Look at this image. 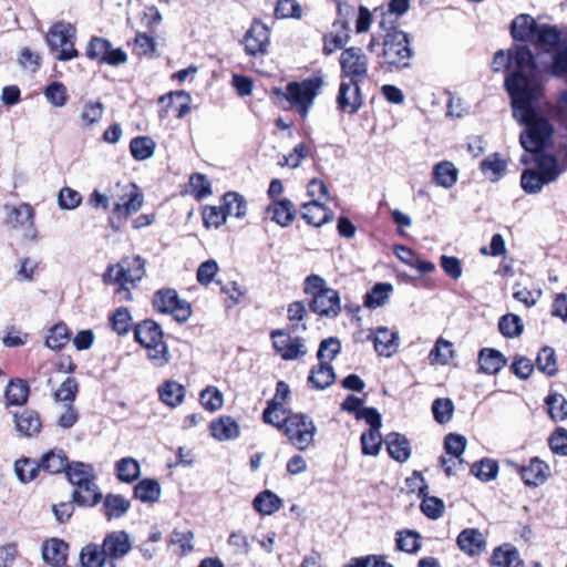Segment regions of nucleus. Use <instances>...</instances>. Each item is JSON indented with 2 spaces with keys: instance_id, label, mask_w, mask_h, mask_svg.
<instances>
[{
  "instance_id": "nucleus-61",
  "label": "nucleus",
  "mask_w": 567,
  "mask_h": 567,
  "mask_svg": "<svg viewBox=\"0 0 567 567\" xmlns=\"http://www.w3.org/2000/svg\"><path fill=\"white\" fill-rule=\"evenodd\" d=\"M112 329L118 336L128 333L132 326L131 312L127 308H118L110 319Z\"/></svg>"
},
{
  "instance_id": "nucleus-53",
  "label": "nucleus",
  "mask_w": 567,
  "mask_h": 567,
  "mask_svg": "<svg viewBox=\"0 0 567 567\" xmlns=\"http://www.w3.org/2000/svg\"><path fill=\"white\" fill-rule=\"evenodd\" d=\"M471 473L478 480L488 482L496 478L498 473V464L494 460L483 458L472 465Z\"/></svg>"
},
{
  "instance_id": "nucleus-12",
  "label": "nucleus",
  "mask_w": 567,
  "mask_h": 567,
  "mask_svg": "<svg viewBox=\"0 0 567 567\" xmlns=\"http://www.w3.org/2000/svg\"><path fill=\"white\" fill-rule=\"evenodd\" d=\"M270 337L274 349L284 360H297L307 354V347L302 338H292L289 330H272Z\"/></svg>"
},
{
  "instance_id": "nucleus-1",
  "label": "nucleus",
  "mask_w": 567,
  "mask_h": 567,
  "mask_svg": "<svg viewBox=\"0 0 567 567\" xmlns=\"http://www.w3.org/2000/svg\"><path fill=\"white\" fill-rule=\"evenodd\" d=\"M514 66L505 78V87L512 100L513 116L525 125L519 143L527 151H536L554 132L550 122L536 113L535 106L542 95V81L530 49L515 45L507 53L503 50L494 54L492 69L502 72Z\"/></svg>"
},
{
  "instance_id": "nucleus-62",
  "label": "nucleus",
  "mask_w": 567,
  "mask_h": 567,
  "mask_svg": "<svg viewBox=\"0 0 567 567\" xmlns=\"http://www.w3.org/2000/svg\"><path fill=\"white\" fill-rule=\"evenodd\" d=\"M454 405L452 400L439 398L432 404V413L436 422L440 424L447 423L453 415Z\"/></svg>"
},
{
  "instance_id": "nucleus-9",
  "label": "nucleus",
  "mask_w": 567,
  "mask_h": 567,
  "mask_svg": "<svg viewBox=\"0 0 567 567\" xmlns=\"http://www.w3.org/2000/svg\"><path fill=\"white\" fill-rule=\"evenodd\" d=\"M154 308L162 313H169L178 322H185L192 316V306L187 300L181 299L175 289H162L153 297Z\"/></svg>"
},
{
  "instance_id": "nucleus-37",
  "label": "nucleus",
  "mask_w": 567,
  "mask_h": 567,
  "mask_svg": "<svg viewBox=\"0 0 567 567\" xmlns=\"http://www.w3.org/2000/svg\"><path fill=\"white\" fill-rule=\"evenodd\" d=\"M130 507L131 502L122 495L107 494L103 503L104 515L109 520L122 517Z\"/></svg>"
},
{
  "instance_id": "nucleus-52",
  "label": "nucleus",
  "mask_w": 567,
  "mask_h": 567,
  "mask_svg": "<svg viewBox=\"0 0 567 567\" xmlns=\"http://www.w3.org/2000/svg\"><path fill=\"white\" fill-rule=\"evenodd\" d=\"M452 342L439 338L435 342L434 348L429 353L430 363L444 365L449 363L450 359L453 357Z\"/></svg>"
},
{
  "instance_id": "nucleus-26",
  "label": "nucleus",
  "mask_w": 567,
  "mask_h": 567,
  "mask_svg": "<svg viewBox=\"0 0 567 567\" xmlns=\"http://www.w3.org/2000/svg\"><path fill=\"white\" fill-rule=\"evenodd\" d=\"M538 25L539 24L536 23L533 17L528 14H520L512 22V37L518 41H533Z\"/></svg>"
},
{
  "instance_id": "nucleus-59",
  "label": "nucleus",
  "mask_w": 567,
  "mask_h": 567,
  "mask_svg": "<svg viewBox=\"0 0 567 567\" xmlns=\"http://www.w3.org/2000/svg\"><path fill=\"white\" fill-rule=\"evenodd\" d=\"M341 351V342L336 337H330L320 342L317 357L319 361L330 363Z\"/></svg>"
},
{
  "instance_id": "nucleus-3",
  "label": "nucleus",
  "mask_w": 567,
  "mask_h": 567,
  "mask_svg": "<svg viewBox=\"0 0 567 567\" xmlns=\"http://www.w3.org/2000/svg\"><path fill=\"white\" fill-rule=\"evenodd\" d=\"M163 336L162 327L151 319L143 320L134 329L135 341L146 349L147 359L157 368L166 365L171 360V353Z\"/></svg>"
},
{
  "instance_id": "nucleus-24",
  "label": "nucleus",
  "mask_w": 567,
  "mask_h": 567,
  "mask_svg": "<svg viewBox=\"0 0 567 567\" xmlns=\"http://www.w3.org/2000/svg\"><path fill=\"white\" fill-rule=\"evenodd\" d=\"M301 217L309 224L316 227H320L326 223H329L333 215L331 210L326 208L317 199L306 203L301 206Z\"/></svg>"
},
{
  "instance_id": "nucleus-40",
  "label": "nucleus",
  "mask_w": 567,
  "mask_h": 567,
  "mask_svg": "<svg viewBox=\"0 0 567 567\" xmlns=\"http://www.w3.org/2000/svg\"><path fill=\"white\" fill-rule=\"evenodd\" d=\"M537 369L547 377H555L558 372V360L551 347H543L536 357Z\"/></svg>"
},
{
  "instance_id": "nucleus-21",
  "label": "nucleus",
  "mask_w": 567,
  "mask_h": 567,
  "mask_svg": "<svg viewBox=\"0 0 567 567\" xmlns=\"http://www.w3.org/2000/svg\"><path fill=\"white\" fill-rule=\"evenodd\" d=\"M81 567H116L104 554L102 546L90 543L80 551Z\"/></svg>"
},
{
  "instance_id": "nucleus-2",
  "label": "nucleus",
  "mask_w": 567,
  "mask_h": 567,
  "mask_svg": "<svg viewBox=\"0 0 567 567\" xmlns=\"http://www.w3.org/2000/svg\"><path fill=\"white\" fill-rule=\"evenodd\" d=\"M145 276V260L141 256L123 257L117 264L109 265L104 275V284H116V292L122 300H132L131 288Z\"/></svg>"
},
{
  "instance_id": "nucleus-8",
  "label": "nucleus",
  "mask_w": 567,
  "mask_h": 567,
  "mask_svg": "<svg viewBox=\"0 0 567 567\" xmlns=\"http://www.w3.org/2000/svg\"><path fill=\"white\" fill-rule=\"evenodd\" d=\"M75 30L70 23L58 22L52 25L47 34V43L53 51H59L60 61H69L78 56L74 48Z\"/></svg>"
},
{
  "instance_id": "nucleus-18",
  "label": "nucleus",
  "mask_w": 567,
  "mask_h": 567,
  "mask_svg": "<svg viewBox=\"0 0 567 567\" xmlns=\"http://www.w3.org/2000/svg\"><path fill=\"white\" fill-rule=\"evenodd\" d=\"M338 107L346 113L354 114L362 105L359 83L341 82L337 96Z\"/></svg>"
},
{
  "instance_id": "nucleus-15",
  "label": "nucleus",
  "mask_w": 567,
  "mask_h": 567,
  "mask_svg": "<svg viewBox=\"0 0 567 567\" xmlns=\"http://www.w3.org/2000/svg\"><path fill=\"white\" fill-rule=\"evenodd\" d=\"M102 548L107 558L116 564V560L125 557L132 549V540L125 530H114L104 537Z\"/></svg>"
},
{
  "instance_id": "nucleus-38",
  "label": "nucleus",
  "mask_w": 567,
  "mask_h": 567,
  "mask_svg": "<svg viewBox=\"0 0 567 567\" xmlns=\"http://www.w3.org/2000/svg\"><path fill=\"white\" fill-rule=\"evenodd\" d=\"M393 290V286L389 282H378L364 296V306L370 309H375L384 306Z\"/></svg>"
},
{
  "instance_id": "nucleus-10",
  "label": "nucleus",
  "mask_w": 567,
  "mask_h": 567,
  "mask_svg": "<svg viewBox=\"0 0 567 567\" xmlns=\"http://www.w3.org/2000/svg\"><path fill=\"white\" fill-rule=\"evenodd\" d=\"M341 74L349 82L360 83L368 78L369 59L361 48L350 47L344 49L339 59Z\"/></svg>"
},
{
  "instance_id": "nucleus-50",
  "label": "nucleus",
  "mask_w": 567,
  "mask_h": 567,
  "mask_svg": "<svg viewBox=\"0 0 567 567\" xmlns=\"http://www.w3.org/2000/svg\"><path fill=\"white\" fill-rule=\"evenodd\" d=\"M116 472L120 481L132 483L141 474L140 463L133 457H123L116 463Z\"/></svg>"
},
{
  "instance_id": "nucleus-5",
  "label": "nucleus",
  "mask_w": 567,
  "mask_h": 567,
  "mask_svg": "<svg viewBox=\"0 0 567 567\" xmlns=\"http://www.w3.org/2000/svg\"><path fill=\"white\" fill-rule=\"evenodd\" d=\"M288 436L291 444L299 451H306L315 441L317 426L313 421L306 414L296 413L287 415L284 419L281 427Z\"/></svg>"
},
{
  "instance_id": "nucleus-30",
  "label": "nucleus",
  "mask_w": 567,
  "mask_h": 567,
  "mask_svg": "<svg viewBox=\"0 0 567 567\" xmlns=\"http://www.w3.org/2000/svg\"><path fill=\"white\" fill-rule=\"evenodd\" d=\"M68 544L61 539L52 538L42 546V557L47 563L59 566L66 560Z\"/></svg>"
},
{
  "instance_id": "nucleus-4",
  "label": "nucleus",
  "mask_w": 567,
  "mask_h": 567,
  "mask_svg": "<svg viewBox=\"0 0 567 567\" xmlns=\"http://www.w3.org/2000/svg\"><path fill=\"white\" fill-rule=\"evenodd\" d=\"M69 482L78 486L72 498L82 506H94L102 499V493L95 484V473L92 465L83 462L70 463L66 473Z\"/></svg>"
},
{
  "instance_id": "nucleus-55",
  "label": "nucleus",
  "mask_w": 567,
  "mask_h": 567,
  "mask_svg": "<svg viewBox=\"0 0 567 567\" xmlns=\"http://www.w3.org/2000/svg\"><path fill=\"white\" fill-rule=\"evenodd\" d=\"M396 548L409 554L416 553L421 548L419 533L414 530H402L396 533Z\"/></svg>"
},
{
  "instance_id": "nucleus-25",
  "label": "nucleus",
  "mask_w": 567,
  "mask_h": 567,
  "mask_svg": "<svg viewBox=\"0 0 567 567\" xmlns=\"http://www.w3.org/2000/svg\"><path fill=\"white\" fill-rule=\"evenodd\" d=\"M374 349L380 355L391 357L399 347V337L396 332L385 327H380L373 337Z\"/></svg>"
},
{
  "instance_id": "nucleus-60",
  "label": "nucleus",
  "mask_w": 567,
  "mask_h": 567,
  "mask_svg": "<svg viewBox=\"0 0 567 567\" xmlns=\"http://www.w3.org/2000/svg\"><path fill=\"white\" fill-rule=\"evenodd\" d=\"M200 403L206 410L215 412L223 406V393L215 386H207L200 392Z\"/></svg>"
},
{
  "instance_id": "nucleus-57",
  "label": "nucleus",
  "mask_w": 567,
  "mask_h": 567,
  "mask_svg": "<svg viewBox=\"0 0 567 567\" xmlns=\"http://www.w3.org/2000/svg\"><path fill=\"white\" fill-rule=\"evenodd\" d=\"M44 97L54 107H62L68 102V91L63 83L52 82L44 90Z\"/></svg>"
},
{
  "instance_id": "nucleus-63",
  "label": "nucleus",
  "mask_w": 567,
  "mask_h": 567,
  "mask_svg": "<svg viewBox=\"0 0 567 567\" xmlns=\"http://www.w3.org/2000/svg\"><path fill=\"white\" fill-rule=\"evenodd\" d=\"M444 446L447 454L458 460L460 464L463 462L461 456L466 447L465 436L461 434L450 433L444 439Z\"/></svg>"
},
{
  "instance_id": "nucleus-27",
  "label": "nucleus",
  "mask_w": 567,
  "mask_h": 567,
  "mask_svg": "<svg viewBox=\"0 0 567 567\" xmlns=\"http://www.w3.org/2000/svg\"><path fill=\"white\" fill-rule=\"evenodd\" d=\"M491 564L496 567H520L522 560L516 547L503 544L493 550Z\"/></svg>"
},
{
  "instance_id": "nucleus-49",
  "label": "nucleus",
  "mask_w": 567,
  "mask_h": 567,
  "mask_svg": "<svg viewBox=\"0 0 567 567\" xmlns=\"http://www.w3.org/2000/svg\"><path fill=\"white\" fill-rule=\"evenodd\" d=\"M143 205V196L140 193H130V198L121 204L117 203L112 212V218L126 219L130 215L138 212Z\"/></svg>"
},
{
  "instance_id": "nucleus-17",
  "label": "nucleus",
  "mask_w": 567,
  "mask_h": 567,
  "mask_svg": "<svg viewBox=\"0 0 567 567\" xmlns=\"http://www.w3.org/2000/svg\"><path fill=\"white\" fill-rule=\"evenodd\" d=\"M518 470L525 485L533 487L544 484L550 475L549 465L538 457L530 458L527 465Z\"/></svg>"
},
{
  "instance_id": "nucleus-7",
  "label": "nucleus",
  "mask_w": 567,
  "mask_h": 567,
  "mask_svg": "<svg viewBox=\"0 0 567 567\" xmlns=\"http://www.w3.org/2000/svg\"><path fill=\"white\" fill-rule=\"evenodd\" d=\"M382 55L390 66H409L412 50L408 34L401 30L389 31L384 35Z\"/></svg>"
},
{
  "instance_id": "nucleus-58",
  "label": "nucleus",
  "mask_w": 567,
  "mask_h": 567,
  "mask_svg": "<svg viewBox=\"0 0 567 567\" xmlns=\"http://www.w3.org/2000/svg\"><path fill=\"white\" fill-rule=\"evenodd\" d=\"M175 100L179 101V104L176 107V115L179 118L184 117L190 111V95L184 91H176L159 97V102H167V106H172L175 103Z\"/></svg>"
},
{
  "instance_id": "nucleus-31",
  "label": "nucleus",
  "mask_w": 567,
  "mask_h": 567,
  "mask_svg": "<svg viewBox=\"0 0 567 567\" xmlns=\"http://www.w3.org/2000/svg\"><path fill=\"white\" fill-rule=\"evenodd\" d=\"M386 450L392 458L398 462H405L411 455L408 439L399 433H390L385 437Z\"/></svg>"
},
{
  "instance_id": "nucleus-14",
  "label": "nucleus",
  "mask_w": 567,
  "mask_h": 567,
  "mask_svg": "<svg viewBox=\"0 0 567 567\" xmlns=\"http://www.w3.org/2000/svg\"><path fill=\"white\" fill-rule=\"evenodd\" d=\"M270 40V31L266 24L255 20L245 34V50L249 55H262L267 52Z\"/></svg>"
},
{
  "instance_id": "nucleus-36",
  "label": "nucleus",
  "mask_w": 567,
  "mask_h": 567,
  "mask_svg": "<svg viewBox=\"0 0 567 567\" xmlns=\"http://www.w3.org/2000/svg\"><path fill=\"white\" fill-rule=\"evenodd\" d=\"M507 163L498 153L487 156L481 163V171L491 182L499 181L506 172Z\"/></svg>"
},
{
  "instance_id": "nucleus-47",
  "label": "nucleus",
  "mask_w": 567,
  "mask_h": 567,
  "mask_svg": "<svg viewBox=\"0 0 567 567\" xmlns=\"http://www.w3.org/2000/svg\"><path fill=\"white\" fill-rule=\"evenodd\" d=\"M155 142L148 136L134 137L130 143L132 156L137 161H145L153 156Z\"/></svg>"
},
{
  "instance_id": "nucleus-34",
  "label": "nucleus",
  "mask_w": 567,
  "mask_h": 567,
  "mask_svg": "<svg viewBox=\"0 0 567 567\" xmlns=\"http://www.w3.org/2000/svg\"><path fill=\"white\" fill-rule=\"evenodd\" d=\"M336 380V373L330 363L320 361L317 368H313L308 378V382L318 390L330 386Z\"/></svg>"
},
{
  "instance_id": "nucleus-54",
  "label": "nucleus",
  "mask_w": 567,
  "mask_h": 567,
  "mask_svg": "<svg viewBox=\"0 0 567 567\" xmlns=\"http://www.w3.org/2000/svg\"><path fill=\"white\" fill-rule=\"evenodd\" d=\"M39 471H41L40 463H35L29 458H21L14 463V473L21 483L33 481Z\"/></svg>"
},
{
  "instance_id": "nucleus-32",
  "label": "nucleus",
  "mask_w": 567,
  "mask_h": 567,
  "mask_svg": "<svg viewBox=\"0 0 567 567\" xmlns=\"http://www.w3.org/2000/svg\"><path fill=\"white\" fill-rule=\"evenodd\" d=\"M212 435L219 441L234 440L239 436V425L230 416H221L210 424Z\"/></svg>"
},
{
  "instance_id": "nucleus-22",
  "label": "nucleus",
  "mask_w": 567,
  "mask_h": 567,
  "mask_svg": "<svg viewBox=\"0 0 567 567\" xmlns=\"http://www.w3.org/2000/svg\"><path fill=\"white\" fill-rule=\"evenodd\" d=\"M269 218L281 227L289 226L296 216V209L291 200L284 198L275 200L267 207Z\"/></svg>"
},
{
  "instance_id": "nucleus-45",
  "label": "nucleus",
  "mask_w": 567,
  "mask_h": 567,
  "mask_svg": "<svg viewBox=\"0 0 567 567\" xmlns=\"http://www.w3.org/2000/svg\"><path fill=\"white\" fill-rule=\"evenodd\" d=\"M4 395L10 405H23L28 400L29 385L21 379L11 380L7 385Z\"/></svg>"
},
{
  "instance_id": "nucleus-43",
  "label": "nucleus",
  "mask_w": 567,
  "mask_h": 567,
  "mask_svg": "<svg viewBox=\"0 0 567 567\" xmlns=\"http://www.w3.org/2000/svg\"><path fill=\"white\" fill-rule=\"evenodd\" d=\"M71 332L63 322L54 324L50 330L45 340V346L54 351L62 350L70 341Z\"/></svg>"
},
{
  "instance_id": "nucleus-35",
  "label": "nucleus",
  "mask_w": 567,
  "mask_h": 567,
  "mask_svg": "<svg viewBox=\"0 0 567 567\" xmlns=\"http://www.w3.org/2000/svg\"><path fill=\"white\" fill-rule=\"evenodd\" d=\"M69 465L68 456L62 450L50 451L40 461L41 470L50 474L66 473Z\"/></svg>"
},
{
  "instance_id": "nucleus-42",
  "label": "nucleus",
  "mask_w": 567,
  "mask_h": 567,
  "mask_svg": "<svg viewBox=\"0 0 567 567\" xmlns=\"http://www.w3.org/2000/svg\"><path fill=\"white\" fill-rule=\"evenodd\" d=\"M561 40L560 30L556 25L539 24L532 42L539 47L555 48Z\"/></svg>"
},
{
  "instance_id": "nucleus-29",
  "label": "nucleus",
  "mask_w": 567,
  "mask_h": 567,
  "mask_svg": "<svg viewBox=\"0 0 567 567\" xmlns=\"http://www.w3.org/2000/svg\"><path fill=\"white\" fill-rule=\"evenodd\" d=\"M161 401L171 408H176L184 401L186 389L183 384L168 380L158 388Z\"/></svg>"
},
{
  "instance_id": "nucleus-20",
  "label": "nucleus",
  "mask_w": 567,
  "mask_h": 567,
  "mask_svg": "<svg viewBox=\"0 0 567 567\" xmlns=\"http://www.w3.org/2000/svg\"><path fill=\"white\" fill-rule=\"evenodd\" d=\"M457 545L462 551L470 556H478L486 549V540L476 528H466L457 536Z\"/></svg>"
},
{
  "instance_id": "nucleus-39",
  "label": "nucleus",
  "mask_w": 567,
  "mask_h": 567,
  "mask_svg": "<svg viewBox=\"0 0 567 567\" xmlns=\"http://www.w3.org/2000/svg\"><path fill=\"white\" fill-rule=\"evenodd\" d=\"M162 488L159 483L153 478H145L134 487V495L143 503H155L159 499Z\"/></svg>"
},
{
  "instance_id": "nucleus-19",
  "label": "nucleus",
  "mask_w": 567,
  "mask_h": 567,
  "mask_svg": "<svg viewBox=\"0 0 567 567\" xmlns=\"http://www.w3.org/2000/svg\"><path fill=\"white\" fill-rule=\"evenodd\" d=\"M290 394L289 385L279 381L276 386V393L271 401L268 402L267 408L262 412V420L267 424H271L276 427H281V423L279 420L275 421L272 419V414L276 412H281V414H286V410L284 409V402L288 399Z\"/></svg>"
},
{
  "instance_id": "nucleus-41",
  "label": "nucleus",
  "mask_w": 567,
  "mask_h": 567,
  "mask_svg": "<svg viewBox=\"0 0 567 567\" xmlns=\"http://www.w3.org/2000/svg\"><path fill=\"white\" fill-rule=\"evenodd\" d=\"M221 207L226 217L235 216L236 218L241 219L247 213V203L238 193H226L223 197Z\"/></svg>"
},
{
  "instance_id": "nucleus-23",
  "label": "nucleus",
  "mask_w": 567,
  "mask_h": 567,
  "mask_svg": "<svg viewBox=\"0 0 567 567\" xmlns=\"http://www.w3.org/2000/svg\"><path fill=\"white\" fill-rule=\"evenodd\" d=\"M507 363L505 355L491 348H484L478 353L480 371L485 374H497Z\"/></svg>"
},
{
  "instance_id": "nucleus-6",
  "label": "nucleus",
  "mask_w": 567,
  "mask_h": 567,
  "mask_svg": "<svg viewBox=\"0 0 567 567\" xmlns=\"http://www.w3.org/2000/svg\"><path fill=\"white\" fill-rule=\"evenodd\" d=\"M322 84L323 81L320 76H312L301 82H291L287 85L286 96L290 104L297 107L301 117L308 115Z\"/></svg>"
},
{
  "instance_id": "nucleus-64",
  "label": "nucleus",
  "mask_w": 567,
  "mask_h": 567,
  "mask_svg": "<svg viewBox=\"0 0 567 567\" xmlns=\"http://www.w3.org/2000/svg\"><path fill=\"white\" fill-rule=\"evenodd\" d=\"M548 444L554 454L567 456V430L556 429L549 436Z\"/></svg>"
},
{
  "instance_id": "nucleus-28",
  "label": "nucleus",
  "mask_w": 567,
  "mask_h": 567,
  "mask_svg": "<svg viewBox=\"0 0 567 567\" xmlns=\"http://www.w3.org/2000/svg\"><path fill=\"white\" fill-rule=\"evenodd\" d=\"M458 178V169L450 161H443L433 167V182L443 188H452Z\"/></svg>"
},
{
  "instance_id": "nucleus-16",
  "label": "nucleus",
  "mask_w": 567,
  "mask_h": 567,
  "mask_svg": "<svg viewBox=\"0 0 567 567\" xmlns=\"http://www.w3.org/2000/svg\"><path fill=\"white\" fill-rule=\"evenodd\" d=\"M309 308L320 317L336 318L341 312L340 295L334 289L326 290V292L311 298Z\"/></svg>"
},
{
  "instance_id": "nucleus-33",
  "label": "nucleus",
  "mask_w": 567,
  "mask_h": 567,
  "mask_svg": "<svg viewBox=\"0 0 567 567\" xmlns=\"http://www.w3.org/2000/svg\"><path fill=\"white\" fill-rule=\"evenodd\" d=\"M16 429L24 436L37 435L41 430L39 414L34 411L24 410L21 414L14 415Z\"/></svg>"
},
{
  "instance_id": "nucleus-48",
  "label": "nucleus",
  "mask_w": 567,
  "mask_h": 567,
  "mask_svg": "<svg viewBox=\"0 0 567 567\" xmlns=\"http://www.w3.org/2000/svg\"><path fill=\"white\" fill-rule=\"evenodd\" d=\"M104 114V104L100 101H87L80 112V120L84 127L92 126L101 121Z\"/></svg>"
},
{
  "instance_id": "nucleus-44",
  "label": "nucleus",
  "mask_w": 567,
  "mask_h": 567,
  "mask_svg": "<svg viewBox=\"0 0 567 567\" xmlns=\"http://www.w3.org/2000/svg\"><path fill=\"white\" fill-rule=\"evenodd\" d=\"M282 502L270 491L259 493L254 499V508L262 515H271L277 512Z\"/></svg>"
},
{
  "instance_id": "nucleus-11",
  "label": "nucleus",
  "mask_w": 567,
  "mask_h": 567,
  "mask_svg": "<svg viewBox=\"0 0 567 567\" xmlns=\"http://www.w3.org/2000/svg\"><path fill=\"white\" fill-rule=\"evenodd\" d=\"M358 420H364L370 425V430L361 435L362 453L364 455H378L382 444L380 434L381 414L374 408H363L362 412L358 414Z\"/></svg>"
},
{
  "instance_id": "nucleus-46",
  "label": "nucleus",
  "mask_w": 567,
  "mask_h": 567,
  "mask_svg": "<svg viewBox=\"0 0 567 567\" xmlns=\"http://www.w3.org/2000/svg\"><path fill=\"white\" fill-rule=\"evenodd\" d=\"M545 185L549 184L545 182V178L537 169L527 168L522 173L520 186L525 193L538 194Z\"/></svg>"
},
{
  "instance_id": "nucleus-56",
  "label": "nucleus",
  "mask_w": 567,
  "mask_h": 567,
  "mask_svg": "<svg viewBox=\"0 0 567 567\" xmlns=\"http://www.w3.org/2000/svg\"><path fill=\"white\" fill-rule=\"evenodd\" d=\"M548 413L555 421L567 419V400L559 393H550L545 400Z\"/></svg>"
},
{
  "instance_id": "nucleus-13",
  "label": "nucleus",
  "mask_w": 567,
  "mask_h": 567,
  "mask_svg": "<svg viewBox=\"0 0 567 567\" xmlns=\"http://www.w3.org/2000/svg\"><path fill=\"white\" fill-rule=\"evenodd\" d=\"M550 135H553V133ZM550 137L551 136H549L544 142V145L538 150L528 151V153L536 154V169L542 174V176L545 178V182H547L548 184L555 183L559 178V176L567 171V151L561 165L554 155L540 152L545 147L547 142L550 140ZM522 147L527 152V150L523 145Z\"/></svg>"
},
{
  "instance_id": "nucleus-51",
  "label": "nucleus",
  "mask_w": 567,
  "mask_h": 567,
  "mask_svg": "<svg viewBox=\"0 0 567 567\" xmlns=\"http://www.w3.org/2000/svg\"><path fill=\"white\" fill-rule=\"evenodd\" d=\"M524 324L522 319L514 313L501 317L498 330L506 338H516L523 333Z\"/></svg>"
}]
</instances>
